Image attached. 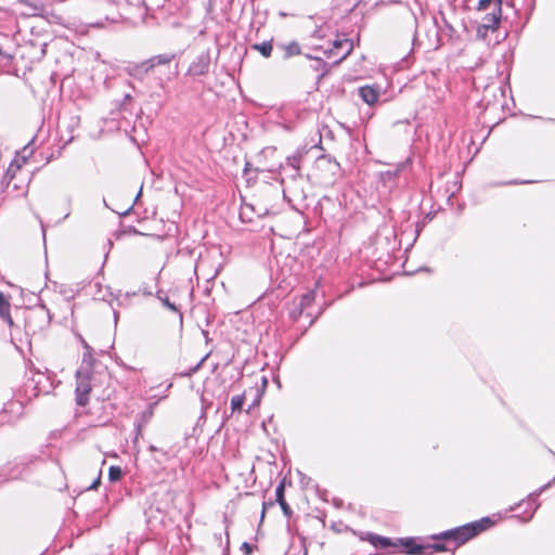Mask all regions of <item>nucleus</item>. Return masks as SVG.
I'll return each instance as SVG.
<instances>
[{"instance_id": "2", "label": "nucleus", "mask_w": 555, "mask_h": 555, "mask_svg": "<svg viewBox=\"0 0 555 555\" xmlns=\"http://www.w3.org/2000/svg\"><path fill=\"white\" fill-rule=\"evenodd\" d=\"M52 315L46 305H38L29 309L25 315L26 335H37L46 331L51 323Z\"/></svg>"}, {"instance_id": "31", "label": "nucleus", "mask_w": 555, "mask_h": 555, "mask_svg": "<svg viewBox=\"0 0 555 555\" xmlns=\"http://www.w3.org/2000/svg\"><path fill=\"white\" fill-rule=\"evenodd\" d=\"M306 57L313 60L315 62V64L313 65V68L315 70H321V69L324 72L326 70L327 64L323 59L318 57V56H312L310 54H306Z\"/></svg>"}, {"instance_id": "47", "label": "nucleus", "mask_w": 555, "mask_h": 555, "mask_svg": "<svg viewBox=\"0 0 555 555\" xmlns=\"http://www.w3.org/2000/svg\"><path fill=\"white\" fill-rule=\"evenodd\" d=\"M388 179H395L398 176V171H387L384 173Z\"/></svg>"}, {"instance_id": "30", "label": "nucleus", "mask_w": 555, "mask_h": 555, "mask_svg": "<svg viewBox=\"0 0 555 555\" xmlns=\"http://www.w3.org/2000/svg\"><path fill=\"white\" fill-rule=\"evenodd\" d=\"M305 309L299 307L298 302L296 300L293 301L292 308L288 312L289 319L293 322H296L299 320V318L302 315Z\"/></svg>"}, {"instance_id": "44", "label": "nucleus", "mask_w": 555, "mask_h": 555, "mask_svg": "<svg viewBox=\"0 0 555 555\" xmlns=\"http://www.w3.org/2000/svg\"><path fill=\"white\" fill-rule=\"evenodd\" d=\"M281 175H284V177L291 178L293 180H295L296 178H298L300 176V175H294V171L283 172L282 170H281Z\"/></svg>"}, {"instance_id": "13", "label": "nucleus", "mask_w": 555, "mask_h": 555, "mask_svg": "<svg viewBox=\"0 0 555 555\" xmlns=\"http://www.w3.org/2000/svg\"><path fill=\"white\" fill-rule=\"evenodd\" d=\"M305 153V151L297 150L293 155L287 156L285 165H281V170L283 172L294 171V175H300V162Z\"/></svg>"}, {"instance_id": "62", "label": "nucleus", "mask_w": 555, "mask_h": 555, "mask_svg": "<svg viewBox=\"0 0 555 555\" xmlns=\"http://www.w3.org/2000/svg\"><path fill=\"white\" fill-rule=\"evenodd\" d=\"M144 293L151 295V292H147V289H144Z\"/></svg>"}, {"instance_id": "59", "label": "nucleus", "mask_w": 555, "mask_h": 555, "mask_svg": "<svg viewBox=\"0 0 555 555\" xmlns=\"http://www.w3.org/2000/svg\"><path fill=\"white\" fill-rule=\"evenodd\" d=\"M134 431H135V436H134V438H133V442L135 443V442H137V440H138V438H139V436H141V435H142V433H139V431H137V430H134Z\"/></svg>"}, {"instance_id": "46", "label": "nucleus", "mask_w": 555, "mask_h": 555, "mask_svg": "<svg viewBox=\"0 0 555 555\" xmlns=\"http://www.w3.org/2000/svg\"><path fill=\"white\" fill-rule=\"evenodd\" d=\"M214 539H215V541H216L219 545H221V544H222V533H221V532H218V533L216 532V533H214Z\"/></svg>"}, {"instance_id": "27", "label": "nucleus", "mask_w": 555, "mask_h": 555, "mask_svg": "<svg viewBox=\"0 0 555 555\" xmlns=\"http://www.w3.org/2000/svg\"><path fill=\"white\" fill-rule=\"evenodd\" d=\"M315 299V293L314 292H308L300 296L298 300H296L299 305V307L304 308L305 310L309 308Z\"/></svg>"}, {"instance_id": "24", "label": "nucleus", "mask_w": 555, "mask_h": 555, "mask_svg": "<svg viewBox=\"0 0 555 555\" xmlns=\"http://www.w3.org/2000/svg\"><path fill=\"white\" fill-rule=\"evenodd\" d=\"M499 3L500 5V20H502V3H503V0H479L478 1V4H477V10L478 11H487V10H490V12H494V10L496 9V4Z\"/></svg>"}, {"instance_id": "61", "label": "nucleus", "mask_w": 555, "mask_h": 555, "mask_svg": "<svg viewBox=\"0 0 555 555\" xmlns=\"http://www.w3.org/2000/svg\"><path fill=\"white\" fill-rule=\"evenodd\" d=\"M331 53H333V50H325V51H324V54H327V55H328V54H331Z\"/></svg>"}, {"instance_id": "63", "label": "nucleus", "mask_w": 555, "mask_h": 555, "mask_svg": "<svg viewBox=\"0 0 555 555\" xmlns=\"http://www.w3.org/2000/svg\"><path fill=\"white\" fill-rule=\"evenodd\" d=\"M144 293L151 295V292H147V289H144Z\"/></svg>"}, {"instance_id": "64", "label": "nucleus", "mask_w": 555, "mask_h": 555, "mask_svg": "<svg viewBox=\"0 0 555 555\" xmlns=\"http://www.w3.org/2000/svg\"><path fill=\"white\" fill-rule=\"evenodd\" d=\"M553 122H555V119H551Z\"/></svg>"}, {"instance_id": "34", "label": "nucleus", "mask_w": 555, "mask_h": 555, "mask_svg": "<svg viewBox=\"0 0 555 555\" xmlns=\"http://www.w3.org/2000/svg\"><path fill=\"white\" fill-rule=\"evenodd\" d=\"M206 358H207V356L204 357L197 364H195L194 366L190 367L186 372L181 373L180 375L181 376H188V377L192 376L193 374H195L199 370V367L202 366V364L206 360Z\"/></svg>"}, {"instance_id": "36", "label": "nucleus", "mask_w": 555, "mask_h": 555, "mask_svg": "<svg viewBox=\"0 0 555 555\" xmlns=\"http://www.w3.org/2000/svg\"><path fill=\"white\" fill-rule=\"evenodd\" d=\"M283 514L285 517L291 518L293 516V511L289 506V504L285 501L279 503Z\"/></svg>"}, {"instance_id": "51", "label": "nucleus", "mask_w": 555, "mask_h": 555, "mask_svg": "<svg viewBox=\"0 0 555 555\" xmlns=\"http://www.w3.org/2000/svg\"><path fill=\"white\" fill-rule=\"evenodd\" d=\"M333 503H334V505L336 507H341L343 506V500H340V499H334Z\"/></svg>"}, {"instance_id": "14", "label": "nucleus", "mask_w": 555, "mask_h": 555, "mask_svg": "<svg viewBox=\"0 0 555 555\" xmlns=\"http://www.w3.org/2000/svg\"><path fill=\"white\" fill-rule=\"evenodd\" d=\"M359 96L366 104L373 105L379 99V89L373 86H363L359 88Z\"/></svg>"}, {"instance_id": "16", "label": "nucleus", "mask_w": 555, "mask_h": 555, "mask_svg": "<svg viewBox=\"0 0 555 555\" xmlns=\"http://www.w3.org/2000/svg\"><path fill=\"white\" fill-rule=\"evenodd\" d=\"M153 416V405L150 404L145 410L140 412L134 420V430L142 433L143 427L149 424Z\"/></svg>"}, {"instance_id": "19", "label": "nucleus", "mask_w": 555, "mask_h": 555, "mask_svg": "<svg viewBox=\"0 0 555 555\" xmlns=\"http://www.w3.org/2000/svg\"><path fill=\"white\" fill-rule=\"evenodd\" d=\"M156 297H157V299L160 300V302L163 304V306L165 308L169 309L172 312L178 313L179 319L182 322V319H183L182 312L180 311V309L178 308V306L175 302L169 300L168 295L164 291H162V289L157 291Z\"/></svg>"}, {"instance_id": "41", "label": "nucleus", "mask_w": 555, "mask_h": 555, "mask_svg": "<svg viewBox=\"0 0 555 555\" xmlns=\"http://www.w3.org/2000/svg\"><path fill=\"white\" fill-rule=\"evenodd\" d=\"M101 485V472L98 477L93 480V482L88 487V490H96Z\"/></svg>"}, {"instance_id": "29", "label": "nucleus", "mask_w": 555, "mask_h": 555, "mask_svg": "<svg viewBox=\"0 0 555 555\" xmlns=\"http://www.w3.org/2000/svg\"><path fill=\"white\" fill-rule=\"evenodd\" d=\"M244 402H245V395L244 393L232 397V399H231V410H232V412L233 413L234 412H241L242 409H243Z\"/></svg>"}, {"instance_id": "8", "label": "nucleus", "mask_w": 555, "mask_h": 555, "mask_svg": "<svg viewBox=\"0 0 555 555\" xmlns=\"http://www.w3.org/2000/svg\"><path fill=\"white\" fill-rule=\"evenodd\" d=\"M210 63V51H203L191 62L186 74L192 77L205 76L209 73Z\"/></svg>"}, {"instance_id": "1", "label": "nucleus", "mask_w": 555, "mask_h": 555, "mask_svg": "<svg viewBox=\"0 0 555 555\" xmlns=\"http://www.w3.org/2000/svg\"><path fill=\"white\" fill-rule=\"evenodd\" d=\"M55 388V376L51 372L34 371L31 376L24 383L21 392L27 400L37 398L39 395H49Z\"/></svg>"}, {"instance_id": "52", "label": "nucleus", "mask_w": 555, "mask_h": 555, "mask_svg": "<svg viewBox=\"0 0 555 555\" xmlns=\"http://www.w3.org/2000/svg\"><path fill=\"white\" fill-rule=\"evenodd\" d=\"M132 209H133V205H131L127 210H125L122 214H120V216L125 217V216L129 215Z\"/></svg>"}, {"instance_id": "18", "label": "nucleus", "mask_w": 555, "mask_h": 555, "mask_svg": "<svg viewBox=\"0 0 555 555\" xmlns=\"http://www.w3.org/2000/svg\"><path fill=\"white\" fill-rule=\"evenodd\" d=\"M472 527L473 531L475 532L476 537L480 534L481 532L486 531L490 527L494 525V520L490 518L489 516L482 517L479 520L468 522Z\"/></svg>"}, {"instance_id": "9", "label": "nucleus", "mask_w": 555, "mask_h": 555, "mask_svg": "<svg viewBox=\"0 0 555 555\" xmlns=\"http://www.w3.org/2000/svg\"><path fill=\"white\" fill-rule=\"evenodd\" d=\"M494 12H489L482 17V23L477 27L476 34L480 39H485L489 30H496L500 26V5L495 7Z\"/></svg>"}, {"instance_id": "21", "label": "nucleus", "mask_w": 555, "mask_h": 555, "mask_svg": "<svg viewBox=\"0 0 555 555\" xmlns=\"http://www.w3.org/2000/svg\"><path fill=\"white\" fill-rule=\"evenodd\" d=\"M439 16H440V21L437 16L434 17V24L435 26L437 27V29L440 31L442 30V26L444 27V29L448 31V36L449 38H451L453 36V34L455 33V29L454 27L452 26V24L446 18V15L442 11H439Z\"/></svg>"}, {"instance_id": "42", "label": "nucleus", "mask_w": 555, "mask_h": 555, "mask_svg": "<svg viewBox=\"0 0 555 555\" xmlns=\"http://www.w3.org/2000/svg\"><path fill=\"white\" fill-rule=\"evenodd\" d=\"M124 233H129V234H134V235H140L142 234L133 225H128L125 230H124Z\"/></svg>"}, {"instance_id": "40", "label": "nucleus", "mask_w": 555, "mask_h": 555, "mask_svg": "<svg viewBox=\"0 0 555 555\" xmlns=\"http://www.w3.org/2000/svg\"><path fill=\"white\" fill-rule=\"evenodd\" d=\"M313 487L315 488V492H317L318 496H319L321 500H323V501H325V502H326V501H327V493H328V492H327V490H325V489H321V488L319 487V485H314Z\"/></svg>"}, {"instance_id": "37", "label": "nucleus", "mask_w": 555, "mask_h": 555, "mask_svg": "<svg viewBox=\"0 0 555 555\" xmlns=\"http://www.w3.org/2000/svg\"><path fill=\"white\" fill-rule=\"evenodd\" d=\"M255 548H257V546L248 542H243L241 545V551L244 555H251Z\"/></svg>"}, {"instance_id": "4", "label": "nucleus", "mask_w": 555, "mask_h": 555, "mask_svg": "<svg viewBox=\"0 0 555 555\" xmlns=\"http://www.w3.org/2000/svg\"><path fill=\"white\" fill-rule=\"evenodd\" d=\"M75 401L79 406H86L89 402V395L92 389V375L82 367L76 372Z\"/></svg>"}, {"instance_id": "57", "label": "nucleus", "mask_w": 555, "mask_h": 555, "mask_svg": "<svg viewBox=\"0 0 555 555\" xmlns=\"http://www.w3.org/2000/svg\"><path fill=\"white\" fill-rule=\"evenodd\" d=\"M141 194H142V189L138 192L132 205H134L138 202V199H140Z\"/></svg>"}, {"instance_id": "56", "label": "nucleus", "mask_w": 555, "mask_h": 555, "mask_svg": "<svg viewBox=\"0 0 555 555\" xmlns=\"http://www.w3.org/2000/svg\"><path fill=\"white\" fill-rule=\"evenodd\" d=\"M285 485H286V477L282 478L278 486H283V489H285Z\"/></svg>"}, {"instance_id": "60", "label": "nucleus", "mask_w": 555, "mask_h": 555, "mask_svg": "<svg viewBox=\"0 0 555 555\" xmlns=\"http://www.w3.org/2000/svg\"><path fill=\"white\" fill-rule=\"evenodd\" d=\"M149 450H150L151 452H155V451H158V448H156L155 446L151 444V446L149 447Z\"/></svg>"}, {"instance_id": "39", "label": "nucleus", "mask_w": 555, "mask_h": 555, "mask_svg": "<svg viewBox=\"0 0 555 555\" xmlns=\"http://www.w3.org/2000/svg\"><path fill=\"white\" fill-rule=\"evenodd\" d=\"M224 534H225V544H224V547L222 551V555H230V534H229L228 526L225 527Z\"/></svg>"}, {"instance_id": "53", "label": "nucleus", "mask_w": 555, "mask_h": 555, "mask_svg": "<svg viewBox=\"0 0 555 555\" xmlns=\"http://www.w3.org/2000/svg\"><path fill=\"white\" fill-rule=\"evenodd\" d=\"M423 227H424V224H421V223L416 224V230H415L416 236L420 235V232L422 231Z\"/></svg>"}, {"instance_id": "48", "label": "nucleus", "mask_w": 555, "mask_h": 555, "mask_svg": "<svg viewBox=\"0 0 555 555\" xmlns=\"http://www.w3.org/2000/svg\"><path fill=\"white\" fill-rule=\"evenodd\" d=\"M413 20H414V26H415L413 41H415L417 39V18L415 16H413Z\"/></svg>"}, {"instance_id": "33", "label": "nucleus", "mask_w": 555, "mask_h": 555, "mask_svg": "<svg viewBox=\"0 0 555 555\" xmlns=\"http://www.w3.org/2000/svg\"><path fill=\"white\" fill-rule=\"evenodd\" d=\"M132 101V96L131 94L127 93L124 95V99L121 101H116L115 102V105H116V109L118 111H127L126 108V105L128 102H131Z\"/></svg>"}, {"instance_id": "23", "label": "nucleus", "mask_w": 555, "mask_h": 555, "mask_svg": "<svg viewBox=\"0 0 555 555\" xmlns=\"http://www.w3.org/2000/svg\"><path fill=\"white\" fill-rule=\"evenodd\" d=\"M279 47L284 51L283 59L285 60L301 54V49L297 41H292L287 44H280Z\"/></svg>"}, {"instance_id": "22", "label": "nucleus", "mask_w": 555, "mask_h": 555, "mask_svg": "<svg viewBox=\"0 0 555 555\" xmlns=\"http://www.w3.org/2000/svg\"><path fill=\"white\" fill-rule=\"evenodd\" d=\"M283 501H285V489H283V486H276L275 500L262 503L261 519L264 517V513L269 507H273L275 503L279 504L280 502Z\"/></svg>"}, {"instance_id": "49", "label": "nucleus", "mask_w": 555, "mask_h": 555, "mask_svg": "<svg viewBox=\"0 0 555 555\" xmlns=\"http://www.w3.org/2000/svg\"><path fill=\"white\" fill-rule=\"evenodd\" d=\"M15 405L17 406V410L20 411V413H22V411H23V403L21 401L12 403V406H15Z\"/></svg>"}, {"instance_id": "55", "label": "nucleus", "mask_w": 555, "mask_h": 555, "mask_svg": "<svg viewBox=\"0 0 555 555\" xmlns=\"http://www.w3.org/2000/svg\"><path fill=\"white\" fill-rule=\"evenodd\" d=\"M249 167H250V163L246 162L245 167H244V175H247Z\"/></svg>"}, {"instance_id": "58", "label": "nucleus", "mask_w": 555, "mask_h": 555, "mask_svg": "<svg viewBox=\"0 0 555 555\" xmlns=\"http://www.w3.org/2000/svg\"><path fill=\"white\" fill-rule=\"evenodd\" d=\"M261 380H262V386H263V387H267V385H268V379H267V377H266V376H262Z\"/></svg>"}, {"instance_id": "5", "label": "nucleus", "mask_w": 555, "mask_h": 555, "mask_svg": "<svg viewBox=\"0 0 555 555\" xmlns=\"http://www.w3.org/2000/svg\"><path fill=\"white\" fill-rule=\"evenodd\" d=\"M475 537L476 534L469 524H465L463 526L440 532L439 534H434L433 539L453 542L455 547H459Z\"/></svg>"}, {"instance_id": "54", "label": "nucleus", "mask_w": 555, "mask_h": 555, "mask_svg": "<svg viewBox=\"0 0 555 555\" xmlns=\"http://www.w3.org/2000/svg\"><path fill=\"white\" fill-rule=\"evenodd\" d=\"M313 37L322 38L321 29H315L314 33H313Z\"/></svg>"}, {"instance_id": "11", "label": "nucleus", "mask_w": 555, "mask_h": 555, "mask_svg": "<svg viewBox=\"0 0 555 555\" xmlns=\"http://www.w3.org/2000/svg\"><path fill=\"white\" fill-rule=\"evenodd\" d=\"M366 535H367L366 539L361 537V540L362 541L367 540L375 548L384 550V551H387L390 548H398L397 539L392 540L391 538L378 535V534L371 533V532H369Z\"/></svg>"}, {"instance_id": "25", "label": "nucleus", "mask_w": 555, "mask_h": 555, "mask_svg": "<svg viewBox=\"0 0 555 555\" xmlns=\"http://www.w3.org/2000/svg\"><path fill=\"white\" fill-rule=\"evenodd\" d=\"M251 49L258 51L262 56L269 57L271 56L273 47L271 41H263L261 43L251 44Z\"/></svg>"}, {"instance_id": "6", "label": "nucleus", "mask_w": 555, "mask_h": 555, "mask_svg": "<svg viewBox=\"0 0 555 555\" xmlns=\"http://www.w3.org/2000/svg\"><path fill=\"white\" fill-rule=\"evenodd\" d=\"M554 482H555V477L551 481H548L547 483H545L542 487H540L538 490H535L532 493H530L528 495L527 500H522L519 503H517L514 507H512L511 509L514 511V509H517V508H520V507L525 506L524 516L520 517L519 515H517L516 517L520 518L521 521H524V522L530 521L532 519L535 511L540 506V503H537V499L540 496V494L544 490L550 488L552 486V483H554Z\"/></svg>"}, {"instance_id": "17", "label": "nucleus", "mask_w": 555, "mask_h": 555, "mask_svg": "<svg viewBox=\"0 0 555 555\" xmlns=\"http://www.w3.org/2000/svg\"><path fill=\"white\" fill-rule=\"evenodd\" d=\"M178 57V53H163L158 55H154L150 59H147L149 63L151 64L152 69H154L156 66H163V65H169L173 60Z\"/></svg>"}, {"instance_id": "26", "label": "nucleus", "mask_w": 555, "mask_h": 555, "mask_svg": "<svg viewBox=\"0 0 555 555\" xmlns=\"http://www.w3.org/2000/svg\"><path fill=\"white\" fill-rule=\"evenodd\" d=\"M96 360L93 357V348L85 350L82 354V365L80 367H82L83 371L90 372V369L93 366Z\"/></svg>"}, {"instance_id": "12", "label": "nucleus", "mask_w": 555, "mask_h": 555, "mask_svg": "<svg viewBox=\"0 0 555 555\" xmlns=\"http://www.w3.org/2000/svg\"><path fill=\"white\" fill-rule=\"evenodd\" d=\"M152 70L153 69L147 60H144L140 63H129L126 67L128 75L140 81L144 80L146 75Z\"/></svg>"}, {"instance_id": "15", "label": "nucleus", "mask_w": 555, "mask_h": 555, "mask_svg": "<svg viewBox=\"0 0 555 555\" xmlns=\"http://www.w3.org/2000/svg\"><path fill=\"white\" fill-rule=\"evenodd\" d=\"M11 305L9 300V296H7L3 292H0V318L8 323L9 326L13 325V320L11 317Z\"/></svg>"}, {"instance_id": "43", "label": "nucleus", "mask_w": 555, "mask_h": 555, "mask_svg": "<svg viewBox=\"0 0 555 555\" xmlns=\"http://www.w3.org/2000/svg\"><path fill=\"white\" fill-rule=\"evenodd\" d=\"M77 338L85 350H89L92 348L80 334H77Z\"/></svg>"}, {"instance_id": "38", "label": "nucleus", "mask_w": 555, "mask_h": 555, "mask_svg": "<svg viewBox=\"0 0 555 555\" xmlns=\"http://www.w3.org/2000/svg\"><path fill=\"white\" fill-rule=\"evenodd\" d=\"M533 181L531 180H511V181H506V182H498L495 183L494 185H517V184H527V183H532Z\"/></svg>"}, {"instance_id": "28", "label": "nucleus", "mask_w": 555, "mask_h": 555, "mask_svg": "<svg viewBox=\"0 0 555 555\" xmlns=\"http://www.w3.org/2000/svg\"><path fill=\"white\" fill-rule=\"evenodd\" d=\"M122 476H124V470L121 469L120 466L112 465L108 468V480L111 482H117V481L121 480Z\"/></svg>"}, {"instance_id": "3", "label": "nucleus", "mask_w": 555, "mask_h": 555, "mask_svg": "<svg viewBox=\"0 0 555 555\" xmlns=\"http://www.w3.org/2000/svg\"><path fill=\"white\" fill-rule=\"evenodd\" d=\"M106 3L114 4L116 10L105 14L103 20L92 23L91 26L103 28L107 23L115 24L130 18L129 11L131 9V3L129 0H106Z\"/></svg>"}, {"instance_id": "20", "label": "nucleus", "mask_w": 555, "mask_h": 555, "mask_svg": "<svg viewBox=\"0 0 555 555\" xmlns=\"http://www.w3.org/2000/svg\"><path fill=\"white\" fill-rule=\"evenodd\" d=\"M333 48L335 50H339V49H345V51L341 53V55L335 61V63H340L343 60H345L349 54L350 52L352 51V42L348 39H344V40H335L334 43H333Z\"/></svg>"}, {"instance_id": "50", "label": "nucleus", "mask_w": 555, "mask_h": 555, "mask_svg": "<svg viewBox=\"0 0 555 555\" xmlns=\"http://www.w3.org/2000/svg\"><path fill=\"white\" fill-rule=\"evenodd\" d=\"M259 402H260V399H259V397H257V398L254 400L253 404L248 408L247 412H250V410H251L254 406L258 405V404H259Z\"/></svg>"}, {"instance_id": "35", "label": "nucleus", "mask_w": 555, "mask_h": 555, "mask_svg": "<svg viewBox=\"0 0 555 555\" xmlns=\"http://www.w3.org/2000/svg\"><path fill=\"white\" fill-rule=\"evenodd\" d=\"M299 476V482L304 488H308L312 483V479L300 470L297 472Z\"/></svg>"}, {"instance_id": "32", "label": "nucleus", "mask_w": 555, "mask_h": 555, "mask_svg": "<svg viewBox=\"0 0 555 555\" xmlns=\"http://www.w3.org/2000/svg\"><path fill=\"white\" fill-rule=\"evenodd\" d=\"M427 551H434V552H446L448 551V547L446 543L443 542H436V543H426Z\"/></svg>"}, {"instance_id": "10", "label": "nucleus", "mask_w": 555, "mask_h": 555, "mask_svg": "<svg viewBox=\"0 0 555 555\" xmlns=\"http://www.w3.org/2000/svg\"><path fill=\"white\" fill-rule=\"evenodd\" d=\"M317 168L319 170H325L328 173L327 180L334 182L340 175L339 163L328 154L321 155L317 159Z\"/></svg>"}, {"instance_id": "7", "label": "nucleus", "mask_w": 555, "mask_h": 555, "mask_svg": "<svg viewBox=\"0 0 555 555\" xmlns=\"http://www.w3.org/2000/svg\"><path fill=\"white\" fill-rule=\"evenodd\" d=\"M398 547H401V553L405 555H424L427 554L426 543L422 538L408 537L399 538Z\"/></svg>"}, {"instance_id": "45", "label": "nucleus", "mask_w": 555, "mask_h": 555, "mask_svg": "<svg viewBox=\"0 0 555 555\" xmlns=\"http://www.w3.org/2000/svg\"><path fill=\"white\" fill-rule=\"evenodd\" d=\"M11 172H12V165L10 166V168L8 169L7 175H5V178L10 176V180L7 182L8 188L11 184V180L14 178V173H11Z\"/></svg>"}]
</instances>
